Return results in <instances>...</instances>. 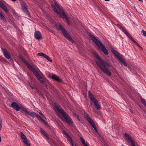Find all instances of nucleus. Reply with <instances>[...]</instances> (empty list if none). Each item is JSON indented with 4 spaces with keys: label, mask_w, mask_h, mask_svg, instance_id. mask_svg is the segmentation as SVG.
<instances>
[{
    "label": "nucleus",
    "mask_w": 146,
    "mask_h": 146,
    "mask_svg": "<svg viewBox=\"0 0 146 146\" xmlns=\"http://www.w3.org/2000/svg\"><path fill=\"white\" fill-rule=\"evenodd\" d=\"M53 109L63 121L69 125H72V122L70 117L57 104L55 103Z\"/></svg>",
    "instance_id": "f257e3e1"
},
{
    "label": "nucleus",
    "mask_w": 146,
    "mask_h": 146,
    "mask_svg": "<svg viewBox=\"0 0 146 146\" xmlns=\"http://www.w3.org/2000/svg\"><path fill=\"white\" fill-rule=\"evenodd\" d=\"M95 57L98 60L96 62L99 67L105 74L109 76H111V74L109 70L106 68V66L110 67L111 66L106 61L102 60L98 55L96 54Z\"/></svg>",
    "instance_id": "f03ea898"
},
{
    "label": "nucleus",
    "mask_w": 146,
    "mask_h": 146,
    "mask_svg": "<svg viewBox=\"0 0 146 146\" xmlns=\"http://www.w3.org/2000/svg\"><path fill=\"white\" fill-rule=\"evenodd\" d=\"M51 6L54 11L58 14L60 17L64 19L66 21L68 24H69V21L68 20L67 17L62 9L60 8L59 5L56 3H55L54 5L52 4Z\"/></svg>",
    "instance_id": "7ed1b4c3"
},
{
    "label": "nucleus",
    "mask_w": 146,
    "mask_h": 146,
    "mask_svg": "<svg viewBox=\"0 0 146 146\" xmlns=\"http://www.w3.org/2000/svg\"><path fill=\"white\" fill-rule=\"evenodd\" d=\"M90 37L94 43L99 48L106 54H108V51L105 46L102 44L100 40H98L94 36L91 35Z\"/></svg>",
    "instance_id": "20e7f679"
},
{
    "label": "nucleus",
    "mask_w": 146,
    "mask_h": 146,
    "mask_svg": "<svg viewBox=\"0 0 146 146\" xmlns=\"http://www.w3.org/2000/svg\"><path fill=\"white\" fill-rule=\"evenodd\" d=\"M54 27L58 30L60 31L63 34L64 37L69 40L73 43H74V40L71 38L70 36L68 34L65 29L61 25H59V27L56 25Z\"/></svg>",
    "instance_id": "39448f33"
},
{
    "label": "nucleus",
    "mask_w": 146,
    "mask_h": 146,
    "mask_svg": "<svg viewBox=\"0 0 146 146\" xmlns=\"http://www.w3.org/2000/svg\"><path fill=\"white\" fill-rule=\"evenodd\" d=\"M88 93L89 97L90 100L94 103L96 109L97 110H100L101 108L98 103L97 100L93 96V95L90 91H88Z\"/></svg>",
    "instance_id": "423d86ee"
},
{
    "label": "nucleus",
    "mask_w": 146,
    "mask_h": 146,
    "mask_svg": "<svg viewBox=\"0 0 146 146\" xmlns=\"http://www.w3.org/2000/svg\"><path fill=\"white\" fill-rule=\"evenodd\" d=\"M33 72L36 77L38 80L41 83L44 85H46V82H47V80L46 79L43 78L40 75L38 72L36 70H34Z\"/></svg>",
    "instance_id": "0eeeda50"
},
{
    "label": "nucleus",
    "mask_w": 146,
    "mask_h": 146,
    "mask_svg": "<svg viewBox=\"0 0 146 146\" xmlns=\"http://www.w3.org/2000/svg\"><path fill=\"white\" fill-rule=\"evenodd\" d=\"M84 115L86 119L88 121L92 127L94 129L95 131L96 132L98 133V131L96 128V127L95 126L94 122L91 119V118L90 117L88 114L87 113L84 112Z\"/></svg>",
    "instance_id": "6e6552de"
},
{
    "label": "nucleus",
    "mask_w": 146,
    "mask_h": 146,
    "mask_svg": "<svg viewBox=\"0 0 146 146\" xmlns=\"http://www.w3.org/2000/svg\"><path fill=\"white\" fill-rule=\"evenodd\" d=\"M11 107L15 109L17 111H19L20 109L21 110V106H23L21 104H20L18 105L17 103L15 102H13L11 104Z\"/></svg>",
    "instance_id": "1a4fd4ad"
},
{
    "label": "nucleus",
    "mask_w": 146,
    "mask_h": 146,
    "mask_svg": "<svg viewBox=\"0 0 146 146\" xmlns=\"http://www.w3.org/2000/svg\"><path fill=\"white\" fill-rule=\"evenodd\" d=\"M21 110L22 111V112L24 113L25 115L27 117L29 118V115L30 112L28 109H27L23 106L21 107Z\"/></svg>",
    "instance_id": "9d476101"
},
{
    "label": "nucleus",
    "mask_w": 146,
    "mask_h": 146,
    "mask_svg": "<svg viewBox=\"0 0 146 146\" xmlns=\"http://www.w3.org/2000/svg\"><path fill=\"white\" fill-rule=\"evenodd\" d=\"M62 132L63 134L65 135L67 139L70 141L72 146H74V143L71 137L69 136L67 133L64 130H63Z\"/></svg>",
    "instance_id": "9b49d317"
},
{
    "label": "nucleus",
    "mask_w": 146,
    "mask_h": 146,
    "mask_svg": "<svg viewBox=\"0 0 146 146\" xmlns=\"http://www.w3.org/2000/svg\"><path fill=\"white\" fill-rule=\"evenodd\" d=\"M22 61L26 64L28 68L31 70L33 72L36 70L33 67L30 65L28 62L24 59Z\"/></svg>",
    "instance_id": "f8f14e48"
},
{
    "label": "nucleus",
    "mask_w": 146,
    "mask_h": 146,
    "mask_svg": "<svg viewBox=\"0 0 146 146\" xmlns=\"http://www.w3.org/2000/svg\"><path fill=\"white\" fill-rule=\"evenodd\" d=\"M37 55L38 56H42L44 58L48 60L50 62H52V59L46 54H44L43 53L40 52L37 54Z\"/></svg>",
    "instance_id": "ddd939ff"
},
{
    "label": "nucleus",
    "mask_w": 146,
    "mask_h": 146,
    "mask_svg": "<svg viewBox=\"0 0 146 146\" xmlns=\"http://www.w3.org/2000/svg\"><path fill=\"white\" fill-rule=\"evenodd\" d=\"M21 4L22 7V9L24 12L27 14H28V12L26 4L23 2H21Z\"/></svg>",
    "instance_id": "4468645a"
},
{
    "label": "nucleus",
    "mask_w": 146,
    "mask_h": 146,
    "mask_svg": "<svg viewBox=\"0 0 146 146\" xmlns=\"http://www.w3.org/2000/svg\"><path fill=\"white\" fill-rule=\"evenodd\" d=\"M111 50L117 59L121 56L120 55L115 51L113 48H111Z\"/></svg>",
    "instance_id": "2eb2a0df"
},
{
    "label": "nucleus",
    "mask_w": 146,
    "mask_h": 146,
    "mask_svg": "<svg viewBox=\"0 0 146 146\" xmlns=\"http://www.w3.org/2000/svg\"><path fill=\"white\" fill-rule=\"evenodd\" d=\"M2 50L4 56L6 58L8 59H10L11 58L10 55L5 49L2 48Z\"/></svg>",
    "instance_id": "dca6fc26"
},
{
    "label": "nucleus",
    "mask_w": 146,
    "mask_h": 146,
    "mask_svg": "<svg viewBox=\"0 0 146 146\" xmlns=\"http://www.w3.org/2000/svg\"><path fill=\"white\" fill-rule=\"evenodd\" d=\"M0 7L6 13H8L9 12L5 5L1 1H0Z\"/></svg>",
    "instance_id": "f3484780"
},
{
    "label": "nucleus",
    "mask_w": 146,
    "mask_h": 146,
    "mask_svg": "<svg viewBox=\"0 0 146 146\" xmlns=\"http://www.w3.org/2000/svg\"><path fill=\"white\" fill-rule=\"evenodd\" d=\"M35 117H36L38 119H40L43 122V123L46 125L47 126H48V125L47 122L45 121L44 120L45 119V118H43L42 117V118L40 117L38 115H37L36 114V115H35Z\"/></svg>",
    "instance_id": "a211bd4d"
},
{
    "label": "nucleus",
    "mask_w": 146,
    "mask_h": 146,
    "mask_svg": "<svg viewBox=\"0 0 146 146\" xmlns=\"http://www.w3.org/2000/svg\"><path fill=\"white\" fill-rule=\"evenodd\" d=\"M100 140L101 142L100 143L102 145V146H108L107 143L106 142L104 138L101 137H100Z\"/></svg>",
    "instance_id": "6ab92c4d"
},
{
    "label": "nucleus",
    "mask_w": 146,
    "mask_h": 146,
    "mask_svg": "<svg viewBox=\"0 0 146 146\" xmlns=\"http://www.w3.org/2000/svg\"><path fill=\"white\" fill-rule=\"evenodd\" d=\"M117 60L119 61V62L121 64H123V65L125 66H127V64L125 61L122 58L121 56H120L119 58Z\"/></svg>",
    "instance_id": "aec40b11"
},
{
    "label": "nucleus",
    "mask_w": 146,
    "mask_h": 146,
    "mask_svg": "<svg viewBox=\"0 0 146 146\" xmlns=\"http://www.w3.org/2000/svg\"><path fill=\"white\" fill-rule=\"evenodd\" d=\"M50 77L52 79L55 80L58 82H60L61 81V79L60 78L56 75H52L50 76Z\"/></svg>",
    "instance_id": "412c9836"
},
{
    "label": "nucleus",
    "mask_w": 146,
    "mask_h": 146,
    "mask_svg": "<svg viewBox=\"0 0 146 146\" xmlns=\"http://www.w3.org/2000/svg\"><path fill=\"white\" fill-rule=\"evenodd\" d=\"M40 131L41 133L45 137L46 139L48 140L49 138L47 135L46 134V132L41 128H40Z\"/></svg>",
    "instance_id": "4be33fe9"
},
{
    "label": "nucleus",
    "mask_w": 146,
    "mask_h": 146,
    "mask_svg": "<svg viewBox=\"0 0 146 146\" xmlns=\"http://www.w3.org/2000/svg\"><path fill=\"white\" fill-rule=\"evenodd\" d=\"M35 36L37 39H39L41 38V35L39 31H36L35 33Z\"/></svg>",
    "instance_id": "5701e85b"
},
{
    "label": "nucleus",
    "mask_w": 146,
    "mask_h": 146,
    "mask_svg": "<svg viewBox=\"0 0 146 146\" xmlns=\"http://www.w3.org/2000/svg\"><path fill=\"white\" fill-rule=\"evenodd\" d=\"M22 140H23V143L25 145H26L27 146H31L30 144H29V142L27 140V138H26L25 139H24Z\"/></svg>",
    "instance_id": "b1692460"
},
{
    "label": "nucleus",
    "mask_w": 146,
    "mask_h": 146,
    "mask_svg": "<svg viewBox=\"0 0 146 146\" xmlns=\"http://www.w3.org/2000/svg\"><path fill=\"white\" fill-rule=\"evenodd\" d=\"M125 137L128 139L129 141L130 142H131L132 141H133V140H132L131 137L128 134L126 133H125Z\"/></svg>",
    "instance_id": "393cba45"
},
{
    "label": "nucleus",
    "mask_w": 146,
    "mask_h": 146,
    "mask_svg": "<svg viewBox=\"0 0 146 146\" xmlns=\"http://www.w3.org/2000/svg\"><path fill=\"white\" fill-rule=\"evenodd\" d=\"M80 139L82 143L84 146H88L87 143H86L85 140L83 138L80 137Z\"/></svg>",
    "instance_id": "a878e982"
},
{
    "label": "nucleus",
    "mask_w": 146,
    "mask_h": 146,
    "mask_svg": "<svg viewBox=\"0 0 146 146\" xmlns=\"http://www.w3.org/2000/svg\"><path fill=\"white\" fill-rule=\"evenodd\" d=\"M80 139L82 143L84 146H88L87 143H86L85 140L83 138L80 137Z\"/></svg>",
    "instance_id": "bb28decb"
},
{
    "label": "nucleus",
    "mask_w": 146,
    "mask_h": 146,
    "mask_svg": "<svg viewBox=\"0 0 146 146\" xmlns=\"http://www.w3.org/2000/svg\"><path fill=\"white\" fill-rule=\"evenodd\" d=\"M117 25L121 29L125 34L126 33V32H127L126 30L122 26H121L119 24H117Z\"/></svg>",
    "instance_id": "cd10ccee"
},
{
    "label": "nucleus",
    "mask_w": 146,
    "mask_h": 146,
    "mask_svg": "<svg viewBox=\"0 0 146 146\" xmlns=\"http://www.w3.org/2000/svg\"><path fill=\"white\" fill-rule=\"evenodd\" d=\"M38 112L39 114L42 116V118H44L46 119V118L44 115L42 113L41 111L40 110L38 109H37L36 110Z\"/></svg>",
    "instance_id": "c85d7f7f"
},
{
    "label": "nucleus",
    "mask_w": 146,
    "mask_h": 146,
    "mask_svg": "<svg viewBox=\"0 0 146 146\" xmlns=\"http://www.w3.org/2000/svg\"><path fill=\"white\" fill-rule=\"evenodd\" d=\"M0 18L1 20H3V21H6V20L2 14L0 12Z\"/></svg>",
    "instance_id": "c756f323"
},
{
    "label": "nucleus",
    "mask_w": 146,
    "mask_h": 146,
    "mask_svg": "<svg viewBox=\"0 0 146 146\" xmlns=\"http://www.w3.org/2000/svg\"><path fill=\"white\" fill-rule=\"evenodd\" d=\"M36 115V113L33 112H30L29 115H30L33 118H34L35 115Z\"/></svg>",
    "instance_id": "7c9ffc66"
},
{
    "label": "nucleus",
    "mask_w": 146,
    "mask_h": 146,
    "mask_svg": "<svg viewBox=\"0 0 146 146\" xmlns=\"http://www.w3.org/2000/svg\"><path fill=\"white\" fill-rule=\"evenodd\" d=\"M141 100L142 103L146 108V101L143 98H141Z\"/></svg>",
    "instance_id": "2f4dec72"
},
{
    "label": "nucleus",
    "mask_w": 146,
    "mask_h": 146,
    "mask_svg": "<svg viewBox=\"0 0 146 146\" xmlns=\"http://www.w3.org/2000/svg\"><path fill=\"white\" fill-rule=\"evenodd\" d=\"M125 34L130 38V39L134 42V41H135L133 38L130 36L129 34L127 32H126Z\"/></svg>",
    "instance_id": "473e14b6"
},
{
    "label": "nucleus",
    "mask_w": 146,
    "mask_h": 146,
    "mask_svg": "<svg viewBox=\"0 0 146 146\" xmlns=\"http://www.w3.org/2000/svg\"><path fill=\"white\" fill-rule=\"evenodd\" d=\"M20 135L22 140L23 139H25V138H26L25 136L22 132L20 133Z\"/></svg>",
    "instance_id": "72a5a7b5"
},
{
    "label": "nucleus",
    "mask_w": 146,
    "mask_h": 146,
    "mask_svg": "<svg viewBox=\"0 0 146 146\" xmlns=\"http://www.w3.org/2000/svg\"><path fill=\"white\" fill-rule=\"evenodd\" d=\"M130 143H131V146H137V143H135L133 141H132Z\"/></svg>",
    "instance_id": "f704fd0d"
},
{
    "label": "nucleus",
    "mask_w": 146,
    "mask_h": 146,
    "mask_svg": "<svg viewBox=\"0 0 146 146\" xmlns=\"http://www.w3.org/2000/svg\"><path fill=\"white\" fill-rule=\"evenodd\" d=\"M73 113L74 114V115H75V117H76L77 118H78V120H80V119H79V118L78 115L76 113H75V112H73Z\"/></svg>",
    "instance_id": "c9c22d12"
},
{
    "label": "nucleus",
    "mask_w": 146,
    "mask_h": 146,
    "mask_svg": "<svg viewBox=\"0 0 146 146\" xmlns=\"http://www.w3.org/2000/svg\"><path fill=\"white\" fill-rule=\"evenodd\" d=\"M142 32L143 35L146 37V32L144 30H142Z\"/></svg>",
    "instance_id": "e433bc0d"
},
{
    "label": "nucleus",
    "mask_w": 146,
    "mask_h": 146,
    "mask_svg": "<svg viewBox=\"0 0 146 146\" xmlns=\"http://www.w3.org/2000/svg\"><path fill=\"white\" fill-rule=\"evenodd\" d=\"M28 83L32 89H34V88L35 87L34 86H33L29 82Z\"/></svg>",
    "instance_id": "4c0bfd02"
},
{
    "label": "nucleus",
    "mask_w": 146,
    "mask_h": 146,
    "mask_svg": "<svg viewBox=\"0 0 146 146\" xmlns=\"http://www.w3.org/2000/svg\"><path fill=\"white\" fill-rule=\"evenodd\" d=\"M19 57L22 60L24 59V58H23L22 56L21 55H19Z\"/></svg>",
    "instance_id": "58836bf2"
},
{
    "label": "nucleus",
    "mask_w": 146,
    "mask_h": 146,
    "mask_svg": "<svg viewBox=\"0 0 146 146\" xmlns=\"http://www.w3.org/2000/svg\"><path fill=\"white\" fill-rule=\"evenodd\" d=\"M134 43L137 46H139V45L135 41H134Z\"/></svg>",
    "instance_id": "ea45409f"
},
{
    "label": "nucleus",
    "mask_w": 146,
    "mask_h": 146,
    "mask_svg": "<svg viewBox=\"0 0 146 146\" xmlns=\"http://www.w3.org/2000/svg\"><path fill=\"white\" fill-rule=\"evenodd\" d=\"M2 127V123H0V131L1 130Z\"/></svg>",
    "instance_id": "a19ab883"
},
{
    "label": "nucleus",
    "mask_w": 146,
    "mask_h": 146,
    "mask_svg": "<svg viewBox=\"0 0 146 146\" xmlns=\"http://www.w3.org/2000/svg\"><path fill=\"white\" fill-rule=\"evenodd\" d=\"M13 12V14L15 15V14L16 13L13 10V9L12 10Z\"/></svg>",
    "instance_id": "79ce46f5"
},
{
    "label": "nucleus",
    "mask_w": 146,
    "mask_h": 146,
    "mask_svg": "<svg viewBox=\"0 0 146 146\" xmlns=\"http://www.w3.org/2000/svg\"><path fill=\"white\" fill-rule=\"evenodd\" d=\"M38 72L40 73L41 74V72L39 70H38Z\"/></svg>",
    "instance_id": "37998d69"
},
{
    "label": "nucleus",
    "mask_w": 146,
    "mask_h": 146,
    "mask_svg": "<svg viewBox=\"0 0 146 146\" xmlns=\"http://www.w3.org/2000/svg\"><path fill=\"white\" fill-rule=\"evenodd\" d=\"M139 48H141L142 50L143 49V48H142V47H141L140 45H139V46H138Z\"/></svg>",
    "instance_id": "c03bdc74"
},
{
    "label": "nucleus",
    "mask_w": 146,
    "mask_h": 146,
    "mask_svg": "<svg viewBox=\"0 0 146 146\" xmlns=\"http://www.w3.org/2000/svg\"><path fill=\"white\" fill-rule=\"evenodd\" d=\"M3 58L2 57H0V60H1V59H3Z\"/></svg>",
    "instance_id": "a18cd8bd"
},
{
    "label": "nucleus",
    "mask_w": 146,
    "mask_h": 146,
    "mask_svg": "<svg viewBox=\"0 0 146 146\" xmlns=\"http://www.w3.org/2000/svg\"><path fill=\"white\" fill-rule=\"evenodd\" d=\"M13 59H10V61H11H11H13Z\"/></svg>",
    "instance_id": "49530a36"
},
{
    "label": "nucleus",
    "mask_w": 146,
    "mask_h": 146,
    "mask_svg": "<svg viewBox=\"0 0 146 146\" xmlns=\"http://www.w3.org/2000/svg\"><path fill=\"white\" fill-rule=\"evenodd\" d=\"M11 0L13 1H16V0Z\"/></svg>",
    "instance_id": "de8ad7c7"
},
{
    "label": "nucleus",
    "mask_w": 146,
    "mask_h": 146,
    "mask_svg": "<svg viewBox=\"0 0 146 146\" xmlns=\"http://www.w3.org/2000/svg\"><path fill=\"white\" fill-rule=\"evenodd\" d=\"M142 16V14H140V17H141Z\"/></svg>",
    "instance_id": "09e8293b"
},
{
    "label": "nucleus",
    "mask_w": 146,
    "mask_h": 146,
    "mask_svg": "<svg viewBox=\"0 0 146 146\" xmlns=\"http://www.w3.org/2000/svg\"><path fill=\"white\" fill-rule=\"evenodd\" d=\"M139 1H141L142 0H138Z\"/></svg>",
    "instance_id": "8fccbe9b"
},
{
    "label": "nucleus",
    "mask_w": 146,
    "mask_h": 146,
    "mask_svg": "<svg viewBox=\"0 0 146 146\" xmlns=\"http://www.w3.org/2000/svg\"><path fill=\"white\" fill-rule=\"evenodd\" d=\"M75 146H76V145H75Z\"/></svg>",
    "instance_id": "3c124183"
}]
</instances>
